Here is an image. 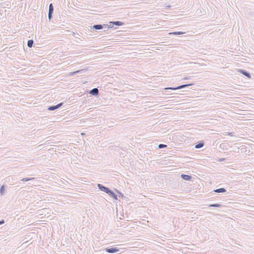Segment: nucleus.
<instances>
[{
	"mask_svg": "<svg viewBox=\"0 0 254 254\" xmlns=\"http://www.w3.org/2000/svg\"><path fill=\"white\" fill-rule=\"evenodd\" d=\"M104 251L108 253L114 254L119 252V249L116 247L107 248Z\"/></svg>",
	"mask_w": 254,
	"mask_h": 254,
	"instance_id": "f257e3e1",
	"label": "nucleus"
},
{
	"mask_svg": "<svg viewBox=\"0 0 254 254\" xmlns=\"http://www.w3.org/2000/svg\"><path fill=\"white\" fill-rule=\"evenodd\" d=\"M98 188L101 191H104L106 192V193L108 192V190H109V188L108 187H106L104 186H103L102 184H97Z\"/></svg>",
	"mask_w": 254,
	"mask_h": 254,
	"instance_id": "f03ea898",
	"label": "nucleus"
},
{
	"mask_svg": "<svg viewBox=\"0 0 254 254\" xmlns=\"http://www.w3.org/2000/svg\"><path fill=\"white\" fill-rule=\"evenodd\" d=\"M63 105V103L62 102L55 106H51L48 108V110L50 111H54L61 107Z\"/></svg>",
	"mask_w": 254,
	"mask_h": 254,
	"instance_id": "7ed1b4c3",
	"label": "nucleus"
},
{
	"mask_svg": "<svg viewBox=\"0 0 254 254\" xmlns=\"http://www.w3.org/2000/svg\"><path fill=\"white\" fill-rule=\"evenodd\" d=\"M109 24H111L112 27H113L114 25L120 26L124 24L123 22L120 21H110L109 22Z\"/></svg>",
	"mask_w": 254,
	"mask_h": 254,
	"instance_id": "20e7f679",
	"label": "nucleus"
},
{
	"mask_svg": "<svg viewBox=\"0 0 254 254\" xmlns=\"http://www.w3.org/2000/svg\"><path fill=\"white\" fill-rule=\"evenodd\" d=\"M107 193L114 199L118 200L117 195L111 189H109Z\"/></svg>",
	"mask_w": 254,
	"mask_h": 254,
	"instance_id": "39448f33",
	"label": "nucleus"
},
{
	"mask_svg": "<svg viewBox=\"0 0 254 254\" xmlns=\"http://www.w3.org/2000/svg\"><path fill=\"white\" fill-rule=\"evenodd\" d=\"M89 93L92 96H96L99 94V90L97 88H94L92 90H90Z\"/></svg>",
	"mask_w": 254,
	"mask_h": 254,
	"instance_id": "423d86ee",
	"label": "nucleus"
},
{
	"mask_svg": "<svg viewBox=\"0 0 254 254\" xmlns=\"http://www.w3.org/2000/svg\"><path fill=\"white\" fill-rule=\"evenodd\" d=\"M239 72L248 78H251V74L245 69H241L239 70Z\"/></svg>",
	"mask_w": 254,
	"mask_h": 254,
	"instance_id": "0eeeda50",
	"label": "nucleus"
},
{
	"mask_svg": "<svg viewBox=\"0 0 254 254\" xmlns=\"http://www.w3.org/2000/svg\"><path fill=\"white\" fill-rule=\"evenodd\" d=\"M204 143L203 141H199L195 144L194 147L196 149H199L202 147L204 146Z\"/></svg>",
	"mask_w": 254,
	"mask_h": 254,
	"instance_id": "6e6552de",
	"label": "nucleus"
},
{
	"mask_svg": "<svg viewBox=\"0 0 254 254\" xmlns=\"http://www.w3.org/2000/svg\"><path fill=\"white\" fill-rule=\"evenodd\" d=\"M181 177L182 179L186 181H190L192 178L191 176L186 174H182Z\"/></svg>",
	"mask_w": 254,
	"mask_h": 254,
	"instance_id": "1a4fd4ad",
	"label": "nucleus"
},
{
	"mask_svg": "<svg viewBox=\"0 0 254 254\" xmlns=\"http://www.w3.org/2000/svg\"><path fill=\"white\" fill-rule=\"evenodd\" d=\"M104 28V26H102V24H95L92 26V29L95 30H100Z\"/></svg>",
	"mask_w": 254,
	"mask_h": 254,
	"instance_id": "9d476101",
	"label": "nucleus"
},
{
	"mask_svg": "<svg viewBox=\"0 0 254 254\" xmlns=\"http://www.w3.org/2000/svg\"><path fill=\"white\" fill-rule=\"evenodd\" d=\"M192 85H193V83H189V84H183V85H181L180 86H179L177 87V89H181L184 88H185L186 87L191 86Z\"/></svg>",
	"mask_w": 254,
	"mask_h": 254,
	"instance_id": "9b49d317",
	"label": "nucleus"
},
{
	"mask_svg": "<svg viewBox=\"0 0 254 254\" xmlns=\"http://www.w3.org/2000/svg\"><path fill=\"white\" fill-rule=\"evenodd\" d=\"M213 191L217 193H223L226 192V190L224 188H219L214 190Z\"/></svg>",
	"mask_w": 254,
	"mask_h": 254,
	"instance_id": "f8f14e48",
	"label": "nucleus"
},
{
	"mask_svg": "<svg viewBox=\"0 0 254 254\" xmlns=\"http://www.w3.org/2000/svg\"><path fill=\"white\" fill-rule=\"evenodd\" d=\"M185 32H181V31H178V32H170L169 33V34L170 35H182V34H184Z\"/></svg>",
	"mask_w": 254,
	"mask_h": 254,
	"instance_id": "ddd939ff",
	"label": "nucleus"
},
{
	"mask_svg": "<svg viewBox=\"0 0 254 254\" xmlns=\"http://www.w3.org/2000/svg\"><path fill=\"white\" fill-rule=\"evenodd\" d=\"M222 206V204L219 203L210 204L208 205V207H220Z\"/></svg>",
	"mask_w": 254,
	"mask_h": 254,
	"instance_id": "4468645a",
	"label": "nucleus"
},
{
	"mask_svg": "<svg viewBox=\"0 0 254 254\" xmlns=\"http://www.w3.org/2000/svg\"><path fill=\"white\" fill-rule=\"evenodd\" d=\"M54 6L52 3H50L49 7V13H53Z\"/></svg>",
	"mask_w": 254,
	"mask_h": 254,
	"instance_id": "2eb2a0df",
	"label": "nucleus"
},
{
	"mask_svg": "<svg viewBox=\"0 0 254 254\" xmlns=\"http://www.w3.org/2000/svg\"><path fill=\"white\" fill-rule=\"evenodd\" d=\"M102 26H104L103 29H104L105 31H107L109 28H112L111 24H109V25L108 24H103V25H102Z\"/></svg>",
	"mask_w": 254,
	"mask_h": 254,
	"instance_id": "dca6fc26",
	"label": "nucleus"
},
{
	"mask_svg": "<svg viewBox=\"0 0 254 254\" xmlns=\"http://www.w3.org/2000/svg\"><path fill=\"white\" fill-rule=\"evenodd\" d=\"M34 42L33 40H29L27 42V46L29 48H31L33 46Z\"/></svg>",
	"mask_w": 254,
	"mask_h": 254,
	"instance_id": "f3484780",
	"label": "nucleus"
},
{
	"mask_svg": "<svg viewBox=\"0 0 254 254\" xmlns=\"http://www.w3.org/2000/svg\"><path fill=\"white\" fill-rule=\"evenodd\" d=\"M83 70H76V71H73V72H71L70 73L69 75H75L77 73H80Z\"/></svg>",
	"mask_w": 254,
	"mask_h": 254,
	"instance_id": "a211bd4d",
	"label": "nucleus"
},
{
	"mask_svg": "<svg viewBox=\"0 0 254 254\" xmlns=\"http://www.w3.org/2000/svg\"><path fill=\"white\" fill-rule=\"evenodd\" d=\"M5 190L4 186H2L0 188V193L1 195H2L4 193Z\"/></svg>",
	"mask_w": 254,
	"mask_h": 254,
	"instance_id": "6ab92c4d",
	"label": "nucleus"
},
{
	"mask_svg": "<svg viewBox=\"0 0 254 254\" xmlns=\"http://www.w3.org/2000/svg\"><path fill=\"white\" fill-rule=\"evenodd\" d=\"M165 90H177V87H166L164 88Z\"/></svg>",
	"mask_w": 254,
	"mask_h": 254,
	"instance_id": "aec40b11",
	"label": "nucleus"
},
{
	"mask_svg": "<svg viewBox=\"0 0 254 254\" xmlns=\"http://www.w3.org/2000/svg\"><path fill=\"white\" fill-rule=\"evenodd\" d=\"M166 147H167V145H165V144H160L158 145V148H160V149L164 148H165Z\"/></svg>",
	"mask_w": 254,
	"mask_h": 254,
	"instance_id": "412c9836",
	"label": "nucleus"
},
{
	"mask_svg": "<svg viewBox=\"0 0 254 254\" xmlns=\"http://www.w3.org/2000/svg\"><path fill=\"white\" fill-rule=\"evenodd\" d=\"M53 13H48V18L49 20H51L53 17Z\"/></svg>",
	"mask_w": 254,
	"mask_h": 254,
	"instance_id": "4be33fe9",
	"label": "nucleus"
},
{
	"mask_svg": "<svg viewBox=\"0 0 254 254\" xmlns=\"http://www.w3.org/2000/svg\"><path fill=\"white\" fill-rule=\"evenodd\" d=\"M21 181L22 182H27V181H29V178H23L22 179H21Z\"/></svg>",
	"mask_w": 254,
	"mask_h": 254,
	"instance_id": "5701e85b",
	"label": "nucleus"
},
{
	"mask_svg": "<svg viewBox=\"0 0 254 254\" xmlns=\"http://www.w3.org/2000/svg\"><path fill=\"white\" fill-rule=\"evenodd\" d=\"M118 193H119V197H121L123 198V196H124L123 194V193H122L121 192H119V191H118Z\"/></svg>",
	"mask_w": 254,
	"mask_h": 254,
	"instance_id": "b1692460",
	"label": "nucleus"
},
{
	"mask_svg": "<svg viewBox=\"0 0 254 254\" xmlns=\"http://www.w3.org/2000/svg\"><path fill=\"white\" fill-rule=\"evenodd\" d=\"M234 133L233 132H228L227 133V134L229 135H230L231 136H233V134Z\"/></svg>",
	"mask_w": 254,
	"mask_h": 254,
	"instance_id": "393cba45",
	"label": "nucleus"
},
{
	"mask_svg": "<svg viewBox=\"0 0 254 254\" xmlns=\"http://www.w3.org/2000/svg\"><path fill=\"white\" fill-rule=\"evenodd\" d=\"M190 76H188V77H184L183 78V80H187V79H190Z\"/></svg>",
	"mask_w": 254,
	"mask_h": 254,
	"instance_id": "a878e982",
	"label": "nucleus"
},
{
	"mask_svg": "<svg viewBox=\"0 0 254 254\" xmlns=\"http://www.w3.org/2000/svg\"><path fill=\"white\" fill-rule=\"evenodd\" d=\"M4 223V220H1L0 221V225H2Z\"/></svg>",
	"mask_w": 254,
	"mask_h": 254,
	"instance_id": "bb28decb",
	"label": "nucleus"
},
{
	"mask_svg": "<svg viewBox=\"0 0 254 254\" xmlns=\"http://www.w3.org/2000/svg\"><path fill=\"white\" fill-rule=\"evenodd\" d=\"M225 158H220V159H219V162H222V161H224V160H225Z\"/></svg>",
	"mask_w": 254,
	"mask_h": 254,
	"instance_id": "cd10ccee",
	"label": "nucleus"
},
{
	"mask_svg": "<svg viewBox=\"0 0 254 254\" xmlns=\"http://www.w3.org/2000/svg\"><path fill=\"white\" fill-rule=\"evenodd\" d=\"M29 181L34 180L35 179V178H29Z\"/></svg>",
	"mask_w": 254,
	"mask_h": 254,
	"instance_id": "c85d7f7f",
	"label": "nucleus"
},
{
	"mask_svg": "<svg viewBox=\"0 0 254 254\" xmlns=\"http://www.w3.org/2000/svg\"><path fill=\"white\" fill-rule=\"evenodd\" d=\"M72 35H74L75 34V32H72Z\"/></svg>",
	"mask_w": 254,
	"mask_h": 254,
	"instance_id": "c756f323",
	"label": "nucleus"
}]
</instances>
